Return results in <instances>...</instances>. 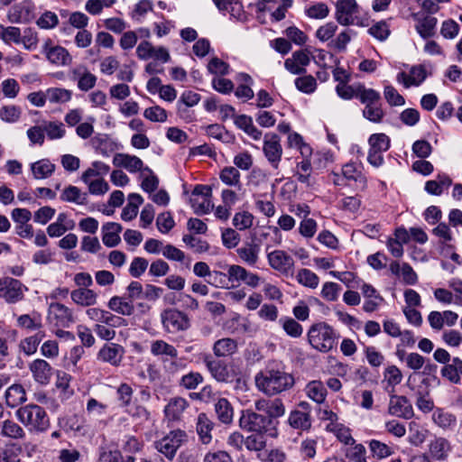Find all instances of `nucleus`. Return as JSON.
Masks as SVG:
<instances>
[{"instance_id":"nucleus-1","label":"nucleus","mask_w":462,"mask_h":462,"mask_svg":"<svg viewBox=\"0 0 462 462\" xmlns=\"http://www.w3.org/2000/svg\"><path fill=\"white\" fill-rule=\"evenodd\" d=\"M254 382L256 388L269 397L288 392L295 384L292 374L287 372L284 365L274 362L256 374Z\"/></svg>"},{"instance_id":"nucleus-2","label":"nucleus","mask_w":462,"mask_h":462,"mask_svg":"<svg viewBox=\"0 0 462 462\" xmlns=\"http://www.w3.org/2000/svg\"><path fill=\"white\" fill-rule=\"evenodd\" d=\"M307 337L312 348L320 353H328L337 347L339 334L328 323L319 321L310 327Z\"/></svg>"},{"instance_id":"nucleus-3","label":"nucleus","mask_w":462,"mask_h":462,"mask_svg":"<svg viewBox=\"0 0 462 462\" xmlns=\"http://www.w3.org/2000/svg\"><path fill=\"white\" fill-rule=\"evenodd\" d=\"M15 417L30 432L43 433L51 426L46 411L38 404L21 406L15 411Z\"/></svg>"},{"instance_id":"nucleus-4","label":"nucleus","mask_w":462,"mask_h":462,"mask_svg":"<svg viewBox=\"0 0 462 462\" xmlns=\"http://www.w3.org/2000/svg\"><path fill=\"white\" fill-rule=\"evenodd\" d=\"M278 424L265 415L256 413L251 410L242 411L239 418V427L252 433L264 434L271 438L278 436Z\"/></svg>"},{"instance_id":"nucleus-5","label":"nucleus","mask_w":462,"mask_h":462,"mask_svg":"<svg viewBox=\"0 0 462 462\" xmlns=\"http://www.w3.org/2000/svg\"><path fill=\"white\" fill-rule=\"evenodd\" d=\"M162 328L168 333L185 331L190 327L188 315L175 308H168L161 312Z\"/></svg>"},{"instance_id":"nucleus-6","label":"nucleus","mask_w":462,"mask_h":462,"mask_svg":"<svg viewBox=\"0 0 462 462\" xmlns=\"http://www.w3.org/2000/svg\"><path fill=\"white\" fill-rule=\"evenodd\" d=\"M203 363L210 375L218 383H228L235 380L234 369L223 360L216 359L210 355H206Z\"/></svg>"},{"instance_id":"nucleus-7","label":"nucleus","mask_w":462,"mask_h":462,"mask_svg":"<svg viewBox=\"0 0 462 462\" xmlns=\"http://www.w3.org/2000/svg\"><path fill=\"white\" fill-rule=\"evenodd\" d=\"M26 291L27 287L17 279L12 277L0 279V298L9 304L21 301Z\"/></svg>"},{"instance_id":"nucleus-8","label":"nucleus","mask_w":462,"mask_h":462,"mask_svg":"<svg viewBox=\"0 0 462 462\" xmlns=\"http://www.w3.org/2000/svg\"><path fill=\"white\" fill-rule=\"evenodd\" d=\"M187 435L181 430H171L168 435L155 442V448L167 458L172 459L182 445L186 441Z\"/></svg>"},{"instance_id":"nucleus-9","label":"nucleus","mask_w":462,"mask_h":462,"mask_svg":"<svg viewBox=\"0 0 462 462\" xmlns=\"http://www.w3.org/2000/svg\"><path fill=\"white\" fill-rule=\"evenodd\" d=\"M47 319L50 324L56 328H69L75 322L72 310L60 302L50 304Z\"/></svg>"},{"instance_id":"nucleus-10","label":"nucleus","mask_w":462,"mask_h":462,"mask_svg":"<svg viewBox=\"0 0 462 462\" xmlns=\"http://www.w3.org/2000/svg\"><path fill=\"white\" fill-rule=\"evenodd\" d=\"M263 152L272 167L277 170L282 161V147L280 137L276 134L267 133L264 134Z\"/></svg>"},{"instance_id":"nucleus-11","label":"nucleus","mask_w":462,"mask_h":462,"mask_svg":"<svg viewBox=\"0 0 462 462\" xmlns=\"http://www.w3.org/2000/svg\"><path fill=\"white\" fill-rule=\"evenodd\" d=\"M359 7L356 0H338L336 4V20L341 25L358 24Z\"/></svg>"},{"instance_id":"nucleus-12","label":"nucleus","mask_w":462,"mask_h":462,"mask_svg":"<svg viewBox=\"0 0 462 462\" xmlns=\"http://www.w3.org/2000/svg\"><path fill=\"white\" fill-rule=\"evenodd\" d=\"M388 413L392 416L410 420L414 416L411 402L403 395H390Z\"/></svg>"},{"instance_id":"nucleus-13","label":"nucleus","mask_w":462,"mask_h":462,"mask_svg":"<svg viewBox=\"0 0 462 462\" xmlns=\"http://www.w3.org/2000/svg\"><path fill=\"white\" fill-rule=\"evenodd\" d=\"M113 164L116 167L125 168L131 173L138 171L152 173V170L148 166H144L143 161L135 155L116 153L113 158Z\"/></svg>"},{"instance_id":"nucleus-14","label":"nucleus","mask_w":462,"mask_h":462,"mask_svg":"<svg viewBox=\"0 0 462 462\" xmlns=\"http://www.w3.org/2000/svg\"><path fill=\"white\" fill-rule=\"evenodd\" d=\"M28 367L33 380L37 383L41 385H47L50 383L53 374V368L46 360L37 358L32 361Z\"/></svg>"},{"instance_id":"nucleus-15","label":"nucleus","mask_w":462,"mask_h":462,"mask_svg":"<svg viewBox=\"0 0 462 462\" xmlns=\"http://www.w3.org/2000/svg\"><path fill=\"white\" fill-rule=\"evenodd\" d=\"M227 276L230 282H244L249 287L256 288L259 286L261 278L256 273L247 271L245 268L233 264L227 269Z\"/></svg>"},{"instance_id":"nucleus-16","label":"nucleus","mask_w":462,"mask_h":462,"mask_svg":"<svg viewBox=\"0 0 462 462\" xmlns=\"http://www.w3.org/2000/svg\"><path fill=\"white\" fill-rule=\"evenodd\" d=\"M42 49L47 60L54 65L66 66L72 60L71 56L64 47L59 45L52 46L51 40L44 43Z\"/></svg>"},{"instance_id":"nucleus-17","label":"nucleus","mask_w":462,"mask_h":462,"mask_svg":"<svg viewBox=\"0 0 462 462\" xmlns=\"http://www.w3.org/2000/svg\"><path fill=\"white\" fill-rule=\"evenodd\" d=\"M267 258L271 267L283 274L290 273L294 266L293 258L282 250L269 253Z\"/></svg>"},{"instance_id":"nucleus-18","label":"nucleus","mask_w":462,"mask_h":462,"mask_svg":"<svg viewBox=\"0 0 462 462\" xmlns=\"http://www.w3.org/2000/svg\"><path fill=\"white\" fill-rule=\"evenodd\" d=\"M125 355L124 347L116 343L105 344L97 353V359L108 363L111 365L117 366L121 364Z\"/></svg>"},{"instance_id":"nucleus-19","label":"nucleus","mask_w":462,"mask_h":462,"mask_svg":"<svg viewBox=\"0 0 462 462\" xmlns=\"http://www.w3.org/2000/svg\"><path fill=\"white\" fill-rule=\"evenodd\" d=\"M413 19L416 22L415 29L423 39L433 37L436 33L438 20L436 17L426 14H414Z\"/></svg>"},{"instance_id":"nucleus-20","label":"nucleus","mask_w":462,"mask_h":462,"mask_svg":"<svg viewBox=\"0 0 462 462\" xmlns=\"http://www.w3.org/2000/svg\"><path fill=\"white\" fill-rule=\"evenodd\" d=\"M452 450V445L446 438L435 437L430 441L429 454L438 461H444L448 459Z\"/></svg>"},{"instance_id":"nucleus-21","label":"nucleus","mask_w":462,"mask_h":462,"mask_svg":"<svg viewBox=\"0 0 462 462\" xmlns=\"http://www.w3.org/2000/svg\"><path fill=\"white\" fill-rule=\"evenodd\" d=\"M189 405L188 401L182 397L171 398L164 407L166 420L171 422L180 421Z\"/></svg>"},{"instance_id":"nucleus-22","label":"nucleus","mask_w":462,"mask_h":462,"mask_svg":"<svg viewBox=\"0 0 462 462\" xmlns=\"http://www.w3.org/2000/svg\"><path fill=\"white\" fill-rule=\"evenodd\" d=\"M440 374L452 383H460L462 376V360L459 357H453L449 363L441 368Z\"/></svg>"},{"instance_id":"nucleus-23","label":"nucleus","mask_w":462,"mask_h":462,"mask_svg":"<svg viewBox=\"0 0 462 462\" xmlns=\"http://www.w3.org/2000/svg\"><path fill=\"white\" fill-rule=\"evenodd\" d=\"M123 227L119 223L116 222H107L102 226V241L104 245L107 247H115L116 246L120 241V232Z\"/></svg>"},{"instance_id":"nucleus-24","label":"nucleus","mask_w":462,"mask_h":462,"mask_svg":"<svg viewBox=\"0 0 462 462\" xmlns=\"http://www.w3.org/2000/svg\"><path fill=\"white\" fill-rule=\"evenodd\" d=\"M214 422L208 416L201 412L198 415L196 422V430L203 444H208L212 440L211 431L214 429Z\"/></svg>"},{"instance_id":"nucleus-25","label":"nucleus","mask_w":462,"mask_h":462,"mask_svg":"<svg viewBox=\"0 0 462 462\" xmlns=\"http://www.w3.org/2000/svg\"><path fill=\"white\" fill-rule=\"evenodd\" d=\"M110 310L115 311L123 316H131L134 313L135 308L125 295L113 296L107 302Z\"/></svg>"},{"instance_id":"nucleus-26","label":"nucleus","mask_w":462,"mask_h":462,"mask_svg":"<svg viewBox=\"0 0 462 462\" xmlns=\"http://www.w3.org/2000/svg\"><path fill=\"white\" fill-rule=\"evenodd\" d=\"M288 423L294 430L308 431L312 425L311 416L307 411L293 410L289 414Z\"/></svg>"},{"instance_id":"nucleus-27","label":"nucleus","mask_w":462,"mask_h":462,"mask_svg":"<svg viewBox=\"0 0 462 462\" xmlns=\"http://www.w3.org/2000/svg\"><path fill=\"white\" fill-rule=\"evenodd\" d=\"M212 350L217 357L229 356L237 351V342L234 338L224 337L214 343Z\"/></svg>"},{"instance_id":"nucleus-28","label":"nucleus","mask_w":462,"mask_h":462,"mask_svg":"<svg viewBox=\"0 0 462 462\" xmlns=\"http://www.w3.org/2000/svg\"><path fill=\"white\" fill-rule=\"evenodd\" d=\"M304 391L306 395L318 404H321L325 402L328 393L326 387L319 380L309 382Z\"/></svg>"},{"instance_id":"nucleus-29","label":"nucleus","mask_w":462,"mask_h":462,"mask_svg":"<svg viewBox=\"0 0 462 462\" xmlns=\"http://www.w3.org/2000/svg\"><path fill=\"white\" fill-rule=\"evenodd\" d=\"M58 425L65 431L81 432L85 428V420L77 414L58 418Z\"/></svg>"},{"instance_id":"nucleus-30","label":"nucleus","mask_w":462,"mask_h":462,"mask_svg":"<svg viewBox=\"0 0 462 462\" xmlns=\"http://www.w3.org/2000/svg\"><path fill=\"white\" fill-rule=\"evenodd\" d=\"M70 297L74 303L83 307L93 306L97 301V294L91 289L73 290Z\"/></svg>"},{"instance_id":"nucleus-31","label":"nucleus","mask_w":462,"mask_h":462,"mask_svg":"<svg viewBox=\"0 0 462 462\" xmlns=\"http://www.w3.org/2000/svg\"><path fill=\"white\" fill-rule=\"evenodd\" d=\"M215 411L219 421L230 424L233 421L234 410L226 398H217L215 403Z\"/></svg>"},{"instance_id":"nucleus-32","label":"nucleus","mask_w":462,"mask_h":462,"mask_svg":"<svg viewBox=\"0 0 462 462\" xmlns=\"http://www.w3.org/2000/svg\"><path fill=\"white\" fill-rule=\"evenodd\" d=\"M60 199L64 202L86 205L88 194L81 192V190L76 186L69 185L61 191Z\"/></svg>"},{"instance_id":"nucleus-33","label":"nucleus","mask_w":462,"mask_h":462,"mask_svg":"<svg viewBox=\"0 0 462 462\" xmlns=\"http://www.w3.org/2000/svg\"><path fill=\"white\" fill-rule=\"evenodd\" d=\"M26 401V393L23 385L13 384L5 392L6 404L11 408H15Z\"/></svg>"},{"instance_id":"nucleus-34","label":"nucleus","mask_w":462,"mask_h":462,"mask_svg":"<svg viewBox=\"0 0 462 462\" xmlns=\"http://www.w3.org/2000/svg\"><path fill=\"white\" fill-rule=\"evenodd\" d=\"M31 6L29 3L23 2L14 5L8 12V21L13 23H22L29 19Z\"/></svg>"},{"instance_id":"nucleus-35","label":"nucleus","mask_w":462,"mask_h":462,"mask_svg":"<svg viewBox=\"0 0 462 462\" xmlns=\"http://www.w3.org/2000/svg\"><path fill=\"white\" fill-rule=\"evenodd\" d=\"M432 420L436 425L445 431L454 430L457 426L456 416L443 410H437L432 415Z\"/></svg>"},{"instance_id":"nucleus-36","label":"nucleus","mask_w":462,"mask_h":462,"mask_svg":"<svg viewBox=\"0 0 462 462\" xmlns=\"http://www.w3.org/2000/svg\"><path fill=\"white\" fill-rule=\"evenodd\" d=\"M326 430L333 433L338 441L345 445L350 446L355 444V439L352 437L351 430L346 427L344 424H328Z\"/></svg>"},{"instance_id":"nucleus-37","label":"nucleus","mask_w":462,"mask_h":462,"mask_svg":"<svg viewBox=\"0 0 462 462\" xmlns=\"http://www.w3.org/2000/svg\"><path fill=\"white\" fill-rule=\"evenodd\" d=\"M368 448L373 459H384L394 453L393 448L377 439L369 440Z\"/></svg>"},{"instance_id":"nucleus-38","label":"nucleus","mask_w":462,"mask_h":462,"mask_svg":"<svg viewBox=\"0 0 462 462\" xmlns=\"http://www.w3.org/2000/svg\"><path fill=\"white\" fill-rule=\"evenodd\" d=\"M17 326L32 331L42 328V317L38 312L32 314H23L17 318Z\"/></svg>"},{"instance_id":"nucleus-39","label":"nucleus","mask_w":462,"mask_h":462,"mask_svg":"<svg viewBox=\"0 0 462 462\" xmlns=\"http://www.w3.org/2000/svg\"><path fill=\"white\" fill-rule=\"evenodd\" d=\"M31 169L35 179H47L55 171V165L47 159L37 161L31 164Z\"/></svg>"},{"instance_id":"nucleus-40","label":"nucleus","mask_w":462,"mask_h":462,"mask_svg":"<svg viewBox=\"0 0 462 462\" xmlns=\"http://www.w3.org/2000/svg\"><path fill=\"white\" fill-rule=\"evenodd\" d=\"M47 98L51 104H66L72 98V91L63 88H49L46 89Z\"/></svg>"},{"instance_id":"nucleus-41","label":"nucleus","mask_w":462,"mask_h":462,"mask_svg":"<svg viewBox=\"0 0 462 462\" xmlns=\"http://www.w3.org/2000/svg\"><path fill=\"white\" fill-rule=\"evenodd\" d=\"M237 254L247 264L254 265L258 261L260 247L256 244L248 243L237 249Z\"/></svg>"},{"instance_id":"nucleus-42","label":"nucleus","mask_w":462,"mask_h":462,"mask_svg":"<svg viewBox=\"0 0 462 462\" xmlns=\"http://www.w3.org/2000/svg\"><path fill=\"white\" fill-rule=\"evenodd\" d=\"M240 176L239 171L233 166L224 167L219 172V179L224 184L238 189L241 188Z\"/></svg>"},{"instance_id":"nucleus-43","label":"nucleus","mask_w":462,"mask_h":462,"mask_svg":"<svg viewBox=\"0 0 462 462\" xmlns=\"http://www.w3.org/2000/svg\"><path fill=\"white\" fill-rule=\"evenodd\" d=\"M312 166L310 159H303L296 164L295 176L300 183L310 186Z\"/></svg>"},{"instance_id":"nucleus-44","label":"nucleus","mask_w":462,"mask_h":462,"mask_svg":"<svg viewBox=\"0 0 462 462\" xmlns=\"http://www.w3.org/2000/svg\"><path fill=\"white\" fill-rule=\"evenodd\" d=\"M1 435L9 439H22L25 437V431L14 420H5L2 423Z\"/></svg>"},{"instance_id":"nucleus-45","label":"nucleus","mask_w":462,"mask_h":462,"mask_svg":"<svg viewBox=\"0 0 462 462\" xmlns=\"http://www.w3.org/2000/svg\"><path fill=\"white\" fill-rule=\"evenodd\" d=\"M279 323L289 337L294 338L301 337L303 328L296 319L291 317H282L279 319Z\"/></svg>"},{"instance_id":"nucleus-46","label":"nucleus","mask_w":462,"mask_h":462,"mask_svg":"<svg viewBox=\"0 0 462 462\" xmlns=\"http://www.w3.org/2000/svg\"><path fill=\"white\" fill-rule=\"evenodd\" d=\"M151 353L153 356H166L171 358L178 356V351L176 347L164 340H155L151 345Z\"/></svg>"},{"instance_id":"nucleus-47","label":"nucleus","mask_w":462,"mask_h":462,"mask_svg":"<svg viewBox=\"0 0 462 462\" xmlns=\"http://www.w3.org/2000/svg\"><path fill=\"white\" fill-rule=\"evenodd\" d=\"M189 202L196 215L208 214L214 208L211 198L205 197H190Z\"/></svg>"},{"instance_id":"nucleus-48","label":"nucleus","mask_w":462,"mask_h":462,"mask_svg":"<svg viewBox=\"0 0 462 462\" xmlns=\"http://www.w3.org/2000/svg\"><path fill=\"white\" fill-rule=\"evenodd\" d=\"M356 97L365 106L378 104L381 99L379 92L373 88H365L363 86L357 88Z\"/></svg>"},{"instance_id":"nucleus-49","label":"nucleus","mask_w":462,"mask_h":462,"mask_svg":"<svg viewBox=\"0 0 462 462\" xmlns=\"http://www.w3.org/2000/svg\"><path fill=\"white\" fill-rule=\"evenodd\" d=\"M91 143L96 151L104 156H109V152L113 151L112 142L107 134H97L91 139Z\"/></svg>"},{"instance_id":"nucleus-50","label":"nucleus","mask_w":462,"mask_h":462,"mask_svg":"<svg viewBox=\"0 0 462 462\" xmlns=\"http://www.w3.org/2000/svg\"><path fill=\"white\" fill-rule=\"evenodd\" d=\"M267 435L253 433L245 438V448L249 451L259 452L266 448Z\"/></svg>"},{"instance_id":"nucleus-51","label":"nucleus","mask_w":462,"mask_h":462,"mask_svg":"<svg viewBox=\"0 0 462 462\" xmlns=\"http://www.w3.org/2000/svg\"><path fill=\"white\" fill-rule=\"evenodd\" d=\"M372 151L383 152L390 148V139L385 134H374L368 140Z\"/></svg>"},{"instance_id":"nucleus-52","label":"nucleus","mask_w":462,"mask_h":462,"mask_svg":"<svg viewBox=\"0 0 462 462\" xmlns=\"http://www.w3.org/2000/svg\"><path fill=\"white\" fill-rule=\"evenodd\" d=\"M296 279L299 283L311 289L317 288L319 282L318 275L309 269H300L297 273Z\"/></svg>"},{"instance_id":"nucleus-53","label":"nucleus","mask_w":462,"mask_h":462,"mask_svg":"<svg viewBox=\"0 0 462 462\" xmlns=\"http://www.w3.org/2000/svg\"><path fill=\"white\" fill-rule=\"evenodd\" d=\"M204 378L202 374L199 372H189L181 376L180 379L179 384L180 386L187 389V390H194L200 383H202Z\"/></svg>"},{"instance_id":"nucleus-54","label":"nucleus","mask_w":462,"mask_h":462,"mask_svg":"<svg viewBox=\"0 0 462 462\" xmlns=\"http://www.w3.org/2000/svg\"><path fill=\"white\" fill-rule=\"evenodd\" d=\"M285 414V406L281 399H274L270 402L267 407L266 418L271 419L273 422H279L278 418Z\"/></svg>"},{"instance_id":"nucleus-55","label":"nucleus","mask_w":462,"mask_h":462,"mask_svg":"<svg viewBox=\"0 0 462 462\" xmlns=\"http://www.w3.org/2000/svg\"><path fill=\"white\" fill-rule=\"evenodd\" d=\"M21 115V108L14 105L4 106L0 108V118L6 123L17 122Z\"/></svg>"},{"instance_id":"nucleus-56","label":"nucleus","mask_w":462,"mask_h":462,"mask_svg":"<svg viewBox=\"0 0 462 462\" xmlns=\"http://www.w3.org/2000/svg\"><path fill=\"white\" fill-rule=\"evenodd\" d=\"M368 32L374 38L381 42H383L389 37L391 31L389 28V24L385 21H380L372 25L368 29Z\"/></svg>"},{"instance_id":"nucleus-57","label":"nucleus","mask_w":462,"mask_h":462,"mask_svg":"<svg viewBox=\"0 0 462 462\" xmlns=\"http://www.w3.org/2000/svg\"><path fill=\"white\" fill-rule=\"evenodd\" d=\"M143 116L151 122L163 123L167 121V112L160 106H153L143 111Z\"/></svg>"},{"instance_id":"nucleus-58","label":"nucleus","mask_w":462,"mask_h":462,"mask_svg":"<svg viewBox=\"0 0 462 462\" xmlns=\"http://www.w3.org/2000/svg\"><path fill=\"white\" fill-rule=\"evenodd\" d=\"M295 86L303 93H313L317 88L316 79L311 75L299 77L295 79Z\"/></svg>"},{"instance_id":"nucleus-59","label":"nucleus","mask_w":462,"mask_h":462,"mask_svg":"<svg viewBox=\"0 0 462 462\" xmlns=\"http://www.w3.org/2000/svg\"><path fill=\"white\" fill-rule=\"evenodd\" d=\"M253 222L254 216L248 211L237 212L233 218V225L239 230L250 228Z\"/></svg>"},{"instance_id":"nucleus-60","label":"nucleus","mask_w":462,"mask_h":462,"mask_svg":"<svg viewBox=\"0 0 462 462\" xmlns=\"http://www.w3.org/2000/svg\"><path fill=\"white\" fill-rule=\"evenodd\" d=\"M121 448L125 453L135 454L143 449V443L134 436H125Z\"/></svg>"},{"instance_id":"nucleus-61","label":"nucleus","mask_w":462,"mask_h":462,"mask_svg":"<svg viewBox=\"0 0 462 462\" xmlns=\"http://www.w3.org/2000/svg\"><path fill=\"white\" fill-rule=\"evenodd\" d=\"M426 77V70L422 66H414L411 69L409 81H405L404 86L406 88L419 86L425 80Z\"/></svg>"},{"instance_id":"nucleus-62","label":"nucleus","mask_w":462,"mask_h":462,"mask_svg":"<svg viewBox=\"0 0 462 462\" xmlns=\"http://www.w3.org/2000/svg\"><path fill=\"white\" fill-rule=\"evenodd\" d=\"M156 226L161 233L167 234L174 227L175 221L170 212H163L158 215Z\"/></svg>"},{"instance_id":"nucleus-63","label":"nucleus","mask_w":462,"mask_h":462,"mask_svg":"<svg viewBox=\"0 0 462 462\" xmlns=\"http://www.w3.org/2000/svg\"><path fill=\"white\" fill-rule=\"evenodd\" d=\"M364 353L368 364L373 367H379L384 362V356L374 346H365Z\"/></svg>"},{"instance_id":"nucleus-64","label":"nucleus","mask_w":462,"mask_h":462,"mask_svg":"<svg viewBox=\"0 0 462 462\" xmlns=\"http://www.w3.org/2000/svg\"><path fill=\"white\" fill-rule=\"evenodd\" d=\"M340 291L341 287L339 284L327 282L322 286L321 297L328 301H335L337 300Z\"/></svg>"}]
</instances>
